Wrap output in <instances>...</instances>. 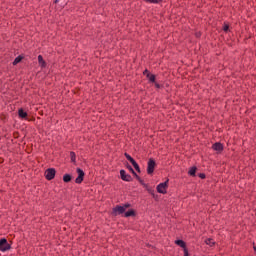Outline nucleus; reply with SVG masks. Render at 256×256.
<instances>
[{
    "mask_svg": "<svg viewBox=\"0 0 256 256\" xmlns=\"http://www.w3.org/2000/svg\"><path fill=\"white\" fill-rule=\"evenodd\" d=\"M129 207H131V204L129 203H125L123 205H116L112 209V215H114V217H117V215H123V213H125V211L129 209Z\"/></svg>",
    "mask_w": 256,
    "mask_h": 256,
    "instance_id": "1",
    "label": "nucleus"
},
{
    "mask_svg": "<svg viewBox=\"0 0 256 256\" xmlns=\"http://www.w3.org/2000/svg\"><path fill=\"white\" fill-rule=\"evenodd\" d=\"M167 189H169V179L158 184L156 187L157 193H161L162 195H167Z\"/></svg>",
    "mask_w": 256,
    "mask_h": 256,
    "instance_id": "2",
    "label": "nucleus"
},
{
    "mask_svg": "<svg viewBox=\"0 0 256 256\" xmlns=\"http://www.w3.org/2000/svg\"><path fill=\"white\" fill-rule=\"evenodd\" d=\"M55 175H57V170H55V168H48L44 172V176L47 181H53V179H55Z\"/></svg>",
    "mask_w": 256,
    "mask_h": 256,
    "instance_id": "3",
    "label": "nucleus"
},
{
    "mask_svg": "<svg viewBox=\"0 0 256 256\" xmlns=\"http://www.w3.org/2000/svg\"><path fill=\"white\" fill-rule=\"evenodd\" d=\"M155 167H157V163L153 158H150L147 163V174L153 175L155 173Z\"/></svg>",
    "mask_w": 256,
    "mask_h": 256,
    "instance_id": "4",
    "label": "nucleus"
},
{
    "mask_svg": "<svg viewBox=\"0 0 256 256\" xmlns=\"http://www.w3.org/2000/svg\"><path fill=\"white\" fill-rule=\"evenodd\" d=\"M124 156L128 161H130V163L133 165L137 173H141V168L139 167V164L137 163V161H135V159H133V157H131V155H129L128 153H125Z\"/></svg>",
    "mask_w": 256,
    "mask_h": 256,
    "instance_id": "5",
    "label": "nucleus"
},
{
    "mask_svg": "<svg viewBox=\"0 0 256 256\" xmlns=\"http://www.w3.org/2000/svg\"><path fill=\"white\" fill-rule=\"evenodd\" d=\"M11 249V244L7 242L5 238L0 239V251L5 253V251H9Z\"/></svg>",
    "mask_w": 256,
    "mask_h": 256,
    "instance_id": "6",
    "label": "nucleus"
},
{
    "mask_svg": "<svg viewBox=\"0 0 256 256\" xmlns=\"http://www.w3.org/2000/svg\"><path fill=\"white\" fill-rule=\"evenodd\" d=\"M76 172L78 173V177L75 179V183H77V185H81L85 179V172L81 168H77Z\"/></svg>",
    "mask_w": 256,
    "mask_h": 256,
    "instance_id": "7",
    "label": "nucleus"
},
{
    "mask_svg": "<svg viewBox=\"0 0 256 256\" xmlns=\"http://www.w3.org/2000/svg\"><path fill=\"white\" fill-rule=\"evenodd\" d=\"M120 176H121L122 181H127V182L133 181V177H131V175L127 174V172L125 170H120Z\"/></svg>",
    "mask_w": 256,
    "mask_h": 256,
    "instance_id": "8",
    "label": "nucleus"
},
{
    "mask_svg": "<svg viewBox=\"0 0 256 256\" xmlns=\"http://www.w3.org/2000/svg\"><path fill=\"white\" fill-rule=\"evenodd\" d=\"M213 151H216L217 153H223V144L221 142H216L212 145Z\"/></svg>",
    "mask_w": 256,
    "mask_h": 256,
    "instance_id": "9",
    "label": "nucleus"
},
{
    "mask_svg": "<svg viewBox=\"0 0 256 256\" xmlns=\"http://www.w3.org/2000/svg\"><path fill=\"white\" fill-rule=\"evenodd\" d=\"M38 65L41 69H45L47 67V61H45L43 55H38Z\"/></svg>",
    "mask_w": 256,
    "mask_h": 256,
    "instance_id": "10",
    "label": "nucleus"
},
{
    "mask_svg": "<svg viewBox=\"0 0 256 256\" xmlns=\"http://www.w3.org/2000/svg\"><path fill=\"white\" fill-rule=\"evenodd\" d=\"M175 245H178V247H181L183 249V252H185V249L187 248V243L183 240H175Z\"/></svg>",
    "mask_w": 256,
    "mask_h": 256,
    "instance_id": "11",
    "label": "nucleus"
},
{
    "mask_svg": "<svg viewBox=\"0 0 256 256\" xmlns=\"http://www.w3.org/2000/svg\"><path fill=\"white\" fill-rule=\"evenodd\" d=\"M137 212L134 209H130L124 213V217H136Z\"/></svg>",
    "mask_w": 256,
    "mask_h": 256,
    "instance_id": "12",
    "label": "nucleus"
},
{
    "mask_svg": "<svg viewBox=\"0 0 256 256\" xmlns=\"http://www.w3.org/2000/svg\"><path fill=\"white\" fill-rule=\"evenodd\" d=\"M18 117L20 119H27V112H25V110H23V108H20L18 110Z\"/></svg>",
    "mask_w": 256,
    "mask_h": 256,
    "instance_id": "13",
    "label": "nucleus"
},
{
    "mask_svg": "<svg viewBox=\"0 0 256 256\" xmlns=\"http://www.w3.org/2000/svg\"><path fill=\"white\" fill-rule=\"evenodd\" d=\"M196 173H197V167L195 166L191 167L188 171V175H190V177H195Z\"/></svg>",
    "mask_w": 256,
    "mask_h": 256,
    "instance_id": "14",
    "label": "nucleus"
},
{
    "mask_svg": "<svg viewBox=\"0 0 256 256\" xmlns=\"http://www.w3.org/2000/svg\"><path fill=\"white\" fill-rule=\"evenodd\" d=\"M23 56L22 55H19V56H17L15 59H14V61H13V63H12V65H19V63H21V61H23Z\"/></svg>",
    "mask_w": 256,
    "mask_h": 256,
    "instance_id": "15",
    "label": "nucleus"
},
{
    "mask_svg": "<svg viewBox=\"0 0 256 256\" xmlns=\"http://www.w3.org/2000/svg\"><path fill=\"white\" fill-rule=\"evenodd\" d=\"M206 245H208L209 247H215V240H213V238H207L205 240Z\"/></svg>",
    "mask_w": 256,
    "mask_h": 256,
    "instance_id": "16",
    "label": "nucleus"
},
{
    "mask_svg": "<svg viewBox=\"0 0 256 256\" xmlns=\"http://www.w3.org/2000/svg\"><path fill=\"white\" fill-rule=\"evenodd\" d=\"M71 179H72V177H71L70 174H65V175L63 176V181H64V183H70Z\"/></svg>",
    "mask_w": 256,
    "mask_h": 256,
    "instance_id": "17",
    "label": "nucleus"
},
{
    "mask_svg": "<svg viewBox=\"0 0 256 256\" xmlns=\"http://www.w3.org/2000/svg\"><path fill=\"white\" fill-rule=\"evenodd\" d=\"M146 3H152L154 5H158L159 3H163V0H144Z\"/></svg>",
    "mask_w": 256,
    "mask_h": 256,
    "instance_id": "18",
    "label": "nucleus"
},
{
    "mask_svg": "<svg viewBox=\"0 0 256 256\" xmlns=\"http://www.w3.org/2000/svg\"><path fill=\"white\" fill-rule=\"evenodd\" d=\"M147 79L150 81V83H155V81H156V76L154 75V74H149L148 76H147Z\"/></svg>",
    "mask_w": 256,
    "mask_h": 256,
    "instance_id": "19",
    "label": "nucleus"
},
{
    "mask_svg": "<svg viewBox=\"0 0 256 256\" xmlns=\"http://www.w3.org/2000/svg\"><path fill=\"white\" fill-rule=\"evenodd\" d=\"M70 159L72 163H75V161H77V155L75 154V152H70Z\"/></svg>",
    "mask_w": 256,
    "mask_h": 256,
    "instance_id": "20",
    "label": "nucleus"
},
{
    "mask_svg": "<svg viewBox=\"0 0 256 256\" xmlns=\"http://www.w3.org/2000/svg\"><path fill=\"white\" fill-rule=\"evenodd\" d=\"M223 31L225 33H227L229 31V24H227L226 22H224V24H223Z\"/></svg>",
    "mask_w": 256,
    "mask_h": 256,
    "instance_id": "21",
    "label": "nucleus"
},
{
    "mask_svg": "<svg viewBox=\"0 0 256 256\" xmlns=\"http://www.w3.org/2000/svg\"><path fill=\"white\" fill-rule=\"evenodd\" d=\"M151 74V72H149L147 69H145L144 71H143V75H145L146 77L148 76V75H150Z\"/></svg>",
    "mask_w": 256,
    "mask_h": 256,
    "instance_id": "22",
    "label": "nucleus"
},
{
    "mask_svg": "<svg viewBox=\"0 0 256 256\" xmlns=\"http://www.w3.org/2000/svg\"><path fill=\"white\" fill-rule=\"evenodd\" d=\"M183 253H184L183 256H191V255L189 254V249H185V251H184Z\"/></svg>",
    "mask_w": 256,
    "mask_h": 256,
    "instance_id": "23",
    "label": "nucleus"
},
{
    "mask_svg": "<svg viewBox=\"0 0 256 256\" xmlns=\"http://www.w3.org/2000/svg\"><path fill=\"white\" fill-rule=\"evenodd\" d=\"M199 177H200V179H205V173H200L199 175H198Z\"/></svg>",
    "mask_w": 256,
    "mask_h": 256,
    "instance_id": "24",
    "label": "nucleus"
},
{
    "mask_svg": "<svg viewBox=\"0 0 256 256\" xmlns=\"http://www.w3.org/2000/svg\"><path fill=\"white\" fill-rule=\"evenodd\" d=\"M146 191H148V193H150V195H153V189H151V188H147V190Z\"/></svg>",
    "mask_w": 256,
    "mask_h": 256,
    "instance_id": "25",
    "label": "nucleus"
},
{
    "mask_svg": "<svg viewBox=\"0 0 256 256\" xmlns=\"http://www.w3.org/2000/svg\"><path fill=\"white\" fill-rule=\"evenodd\" d=\"M142 187H144V189H146V191H147V189H149V184H143V186Z\"/></svg>",
    "mask_w": 256,
    "mask_h": 256,
    "instance_id": "26",
    "label": "nucleus"
},
{
    "mask_svg": "<svg viewBox=\"0 0 256 256\" xmlns=\"http://www.w3.org/2000/svg\"><path fill=\"white\" fill-rule=\"evenodd\" d=\"M139 183H140V185H145V181H143V179H141L140 181H139Z\"/></svg>",
    "mask_w": 256,
    "mask_h": 256,
    "instance_id": "27",
    "label": "nucleus"
},
{
    "mask_svg": "<svg viewBox=\"0 0 256 256\" xmlns=\"http://www.w3.org/2000/svg\"><path fill=\"white\" fill-rule=\"evenodd\" d=\"M129 171H131V173H135V170H133L131 166L129 167Z\"/></svg>",
    "mask_w": 256,
    "mask_h": 256,
    "instance_id": "28",
    "label": "nucleus"
},
{
    "mask_svg": "<svg viewBox=\"0 0 256 256\" xmlns=\"http://www.w3.org/2000/svg\"><path fill=\"white\" fill-rule=\"evenodd\" d=\"M155 87H156V89H159V87H160L159 83H156Z\"/></svg>",
    "mask_w": 256,
    "mask_h": 256,
    "instance_id": "29",
    "label": "nucleus"
},
{
    "mask_svg": "<svg viewBox=\"0 0 256 256\" xmlns=\"http://www.w3.org/2000/svg\"><path fill=\"white\" fill-rule=\"evenodd\" d=\"M136 179H137V181H140L141 177H139V175H136Z\"/></svg>",
    "mask_w": 256,
    "mask_h": 256,
    "instance_id": "30",
    "label": "nucleus"
},
{
    "mask_svg": "<svg viewBox=\"0 0 256 256\" xmlns=\"http://www.w3.org/2000/svg\"><path fill=\"white\" fill-rule=\"evenodd\" d=\"M134 175V177H137V173L134 171V173H132Z\"/></svg>",
    "mask_w": 256,
    "mask_h": 256,
    "instance_id": "31",
    "label": "nucleus"
},
{
    "mask_svg": "<svg viewBox=\"0 0 256 256\" xmlns=\"http://www.w3.org/2000/svg\"><path fill=\"white\" fill-rule=\"evenodd\" d=\"M54 3H55V4L59 3V0H54Z\"/></svg>",
    "mask_w": 256,
    "mask_h": 256,
    "instance_id": "32",
    "label": "nucleus"
},
{
    "mask_svg": "<svg viewBox=\"0 0 256 256\" xmlns=\"http://www.w3.org/2000/svg\"><path fill=\"white\" fill-rule=\"evenodd\" d=\"M254 251H256V246H253Z\"/></svg>",
    "mask_w": 256,
    "mask_h": 256,
    "instance_id": "33",
    "label": "nucleus"
}]
</instances>
